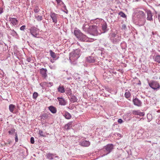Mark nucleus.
<instances>
[{
	"label": "nucleus",
	"mask_w": 160,
	"mask_h": 160,
	"mask_svg": "<svg viewBox=\"0 0 160 160\" xmlns=\"http://www.w3.org/2000/svg\"><path fill=\"white\" fill-rule=\"evenodd\" d=\"M9 21L11 22L13 26L17 25L18 23V20L15 18H9Z\"/></svg>",
	"instance_id": "obj_20"
},
{
	"label": "nucleus",
	"mask_w": 160,
	"mask_h": 160,
	"mask_svg": "<svg viewBox=\"0 0 160 160\" xmlns=\"http://www.w3.org/2000/svg\"><path fill=\"white\" fill-rule=\"evenodd\" d=\"M55 157V158H59L58 156H56Z\"/></svg>",
	"instance_id": "obj_56"
},
{
	"label": "nucleus",
	"mask_w": 160,
	"mask_h": 160,
	"mask_svg": "<svg viewBox=\"0 0 160 160\" xmlns=\"http://www.w3.org/2000/svg\"><path fill=\"white\" fill-rule=\"evenodd\" d=\"M26 27L25 25H23L21 26L20 28V30L21 31H24L25 29V28Z\"/></svg>",
	"instance_id": "obj_44"
},
{
	"label": "nucleus",
	"mask_w": 160,
	"mask_h": 160,
	"mask_svg": "<svg viewBox=\"0 0 160 160\" xmlns=\"http://www.w3.org/2000/svg\"><path fill=\"white\" fill-rule=\"evenodd\" d=\"M145 12L147 14V20L148 21H151L152 20V15L150 10H146L145 11Z\"/></svg>",
	"instance_id": "obj_12"
},
{
	"label": "nucleus",
	"mask_w": 160,
	"mask_h": 160,
	"mask_svg": "<svg viewBox=\"0 0 160 160\" xmlns=\"http://www.w3.org/2000/svg\"><path fill=\"white\" fill-rule=\"evenodd\" d=\"M135 23L139 26L143 25L146 21V15L145 12L142 11H139L137 13Z\"/></svg>",
	"instance_id": "obj_1"
},
{
	"label": "nucleus",
	"mask_w": 160,
	"mask_h": 160,
	"mask_svg": "<svg viewBox=\"0 0 160 160\" xmlns=\"http://www.w3.org/2000/svg\"><path fill=\"white\" fill-rule=\"evenodd\" d=\"M15 108V105L11 104L9 106V109L10 112L13 113H16L13 112Z\"/></svg>",
	"instance_id": "obj_23"
},
{
	"label": "nucleus",
	"mask_w": 160,
	"mask_h": 160,
	"mask_svg": "<svg viewBox=\"0 0 160 160\" xmlns=\"http://www.w3.org/2000/svg\"><path fill=\"white\" fill-rule=\"evenodd\" d=\"M96 60V58L92 56H89L86 58L87 62L89 63L94 62H95Z\"/></svg>",
	"instance_id": "obj_14"
},
{
	"label": "nucleus",
	"mask_w": 160,
	"mask_h": 160,
	"mask_svg": "<svg viewBox=\"0 0 160 160\" xmlns=\"http://www.w3.org/2000/svg\"><path fill=\"white\" fill-rule=\"evenodd\" d=\"M27 60L28 62H30L32 61V59L30 57H27Z\"/></svg>",
	"instance_id": "obj_45"
},
{
	"label": "nucleus",
	"mask_w": 160,
	"mask_h": 160,
	"mask_svg": "<svg viewBox=\"0 0 160 160\" xmlns=\"http://www.w3.org/2000/svg\"><path fill=\"white\" fill-rule=\"evenodd\" d=\"M66 91V93L67 94L70 95L71 94V90L70 88H67L65 90V92Z\"/></svg>",
	"instance_id": "obj_33"
},
{
	"label": "nucleus",
	"mask_w": 160,
	"mask_h": 160,
	"mask_svg": "<svg viewBox=\"0 0 160 160\" xmlns=\"http://www.w3.org/2000/svg\"><path fill=\"white\" fill-rule=\"evenodd\" d=\"M66 13H68V11L66 10V11H65L64 12Z\"/></svg>",
	"instance_id": "obj_55"
},
{
	"label": "nucleus",
	"mask_w": 160,
	"mask_h": 160,
	"mask_svg": "<svg viewBox=\"0 0 160 160\" xmlns=\"http://www.w3.org/2000/svg\"><path fill=\"white\" fill-rule=\"evenodd\" d=\"M46 85L48 87H51L53 85V83L52 82L46 83Z\"/></svg>",
	"instance_id": "obj_42"
},
{
	"label": "nucleus",
	"mask_w": 160,
	"mask_h": 160,
	"mask_svg": "<svg viewBox=\"0 0 160 160\" xmlns=\"http://www.w3.org/2000/svg\"><path fill=\"white\" fill-rule=\"evenodd\" d=\"M33 11L35 13H37L38 12L40 11V9L38 6H36L35 7Z\"/></svg>",
	"instance_id": "obj_37"
},
{
	"label": "nucleus",
	"mask_w": 160,
	"mask_h": 160,
	"mask_svg": "<svg viewBox=\"0 0 160 160\" xmlns=\"http://www.w3.org/2000/svg\"><path fill=\"white\" fill-rule=\"evenodd\" d=\"M38 96V93L36 92H34L33 94L32 98L33 99H36Z\"/></svg>",
	"instance_id": "obj_39"
},
{
	"label": "nucleus",
	"mask_w": 160,
	"mask_h": 160,
	"mask_svg": "<svg viewBox=\"0 0 160 160\" xmlns=\"http://www.w3.org/2000/svg\"><path fill=\"white\" fill-rule=\"evenodd\" d=\"M154 60L157 62L160 63V55H156L154 58Z\"/></svg>",
	"instance_id": "obj_32"
},
{
	"label": "nucleus",
	"mask_w": 160,
	"mask_h": 160,
	"mask_svg": "<svg viewBox=\"0 0 160 160\" xmlns=\"http://www.w3.org/2000/svg\"><path fill=\"white\" fill-rule=\"evenodd\" d=\"M121 46L122 47V49H125L126 47V44L125 42H122L121 44Z\"/></svg>",
	"instance_id": "obj_40"
},
{
	"label": "nucleus",
	"mask_w": 160,
	"mask_h": 160,
	"mask_svg": "<svg viewBox=\"0 0 160 160\" xmlns=\"http://www.w3.org/2000/svg\"><path fill=\"white\" fill-rule=\"evenodd\" d=\"M48 109L52 113H55L57 112L56 108L53 106H50L48 107Z\"/></svg>",
	"instance_id": "obj_24"
},
{
	"label": "nucleus",
	"mask_w": 160,
	"mask_h": 160,
	"mask_svg": "<svg viewBox=\"0 0 160 160\" xmlns=\"http://www.w3.org/2000/svg\"><path fill=\"white\" fill-rule=\"evenodd\" d=\"M62 114L66 119H69L71 118L72 116L71 114L66 111H64Z\"/></svg>",
	"instance_id": "obj_15"
},
{
	"label": "nucleus",
	"mask_w": 160,
	"mask_h": 160,
	"mask_svg": "<svg viewBox=\"0 0 160 160\" xmlns=\"http://www.w3.org/2000/svg\"><path fill=\"white\" fill-rule=\"evenodd\" d=\"M81 52L79 49L73 50L69 55V59L71 61L74 62L80 56Z\"/></svg>",
	"instance_id": "obj_3"
},
{
	"label": "nucleus",
	"mask_w": 160,
	"mask_h": 160,
	"mask_svg": "<svg viewBox=\"0 0 160 160\" xmlns=\"http://www.w3.org/2000/svg\"><path fill=\"white\" fill-rule=\"evenodd\" d=\"M80 144L82 146L88 147L90 145V142L88 141L84 140L80 142Z\"/></svg>",
	"instance_id": "obj_19"
},
{
	"label": "nucleus",
	"mask_w": 160,
	"mask_h": 160,
	"mask_svg": "<svg viewBox=\"0 0 160 160\" xmlns=\"http://www.w3.org/2000/svg\"><path fill=\"white\" fill-rule=\"evenodd\" d=\"M78 100V98L75 96L72 95L71 96L70 99V101L71 102H77Z\"/></svg>",
	"instance_id": "obj_27"
},
{
	"label": "nucleus",
	"mask_w": 160,
	"mask_h": 160,
	"mask_svg": "<svg viewBox=\"0 0 160 160\" xmlns=\"http://www.w3.org/2000/svg\"><path fill=\"white\" fill-rule=\"evenodd\" d=\"M73 123V122H70L65 126V128L66 130H69L71 128L72 125Z\"/></svg>",
	"instance_id": "obj_21"
},
{
	"label": "nucleus",
	"mask_w": 160,
	"mask_h": 160,
	"mask_svg": "<svg viewBox=\"0 0 160 160\" xmlns=\"http://www.w3.org/2000/svg\"><path fill=\"white\" fill-rule=\"evenodd\" d=\"M50 16L53 22L55 24L56 23L58 22V15L54 12H52L50 14Z\"/></svg>",
	"instance_id": "obj_9"
},
{
	"label": "nucleus",
	"mask_w": 160,
	"mask_h": 160,
	"mask_svg": "<svg viewBox=\"0 0 160 160\" xmlns=\"http://www.w3.org/2000/svg\"><path fill=\"white\" fill-rule=\"evenodd\" d=\"M30 142L31 143L33 144L34 143V138L33 137H32L30 139Z\"/></svg>",
	"instance_id": "obj_43"
},
{
	"label": "nucleus",
	"mask_w": 160,
	"mask_h": 160,
	"mask_svg": "<svg viewBox=\"0 0 160 160\" xmlns=\"http://www.w3.org/2000/svg\"><path fill=\"white\" fill-rule=\"evenodd\" d=\"M132 113L134 115H139L141 116L144 115V113L140 112L139 110H134L132 111Z\"/></svg>",
	"instance_id": "obj_17"
},
{
	"label": "nucleus",
	"mask_w": 160,
	"mask_h": 160,
	"mask_svg": "<svg viewBox=\"0 0 160 160\" xmlns=\"http://www.w3.org/2000/svg\"><path fill=\"white\" fill-rule=\"evenodd\" d=\"M118 121L119 123H121L123 121L122 119L119 118L118 120Z\"/></svg>",
	"instance_id": "obj_46"
},
{
	"label": "nucleus",
	"mask_w": 160,
	"mask_h": 160,
	"mask_svg": "<svg viewBox=\"0 0 160 160\" xmlns=\"http://www.w3.org/2000/svg\"><path fill=\"white\" fill-rule=\"evenodd\" d=\"M119 15L121 17L123 18H126V15L125 14L122 12H119Z\"/></svg>",
	"instance_id": "obj_38"
},
{
	"label": "nucleus",
	"mask_w": 160,
	"mask_h": 160,
	"mask_svg": "<svg viewBox=\"0 0 160 160\" xmlns=\"http://www.w3.org/2000/svg\"><path fill=\"white\" fill-rule=\"evenodd\" d=\"M57 99L59 101V104L61 105H66L67 102L64 99L62 98H58Z\"/></svg>",
	"instance_id": "obj_16"
},
{
	"label": "nucleus",
	"mask_w": 160,
	"mask_h": 160,
	"mask_svg": "<svg viewBox=\"0 0 160 160\" xmlns=\"http://www.w3.org/2000/svg\"><path fill=\"white\" fill-rule=\"evenodd\" d=\"M57 1V3L58 4H60V3L62 2L61 0H56Z\"/></svg>",
	"instance_id": "obj_47"
},
{
	"label": "nucleus",
	"mask_w": 160,
	"mask_h": 160,
	"mask_svg": "<svg viewBox=\"0 0 160 160\" xmlns=\"http://www.w3.org/2000/svg\"><path fill=\"white\" fill-rule=\"evenodd\" d=\"M124 95L126 98H128L131 96V93L129 91H128L125 92Z\"/></svg>",
	"instance_id": "obj_34"
},
{
	"label": "nucleus",
	"mask_w": 160,
	"mask_h": 160,
	"mask_svg": "<svg viewBox=\"0 0 160 160\" xmlns=\"http://www.w3.org/2000/svg\"><path fill=\"white\" fill-rule=\"evenodd\" d=\"M3 12V10L2 8H0V14H1Z\"/></svg>",
	"instance_id": "obj_49"
},
{
	"label": "nucleus",
	"mask_w": 160,
	"mask_h": 160,
	"mask_svg": "<svg viewBox=\"0 0 160 160\" xmlns=\"http://www.w3.org/2000/svg\"><path fill=\"white\" fill-rule=\"evenodd\" d=\"M117 135H120V134H119V133H118L117 134Z\"/></svg>",
	"instance_id": "obj_57"
},
{
	"label": "nucleus",
	"mask_w": 160,
	"mask_h": 160,
	"mask_svg": "<svg viewBox=\"0 0 160 160\" xmlns=\"http://www.w3.org/2000/svg\"><path fill=\"white\" fill-rule=\"evenodd\" d=\"M69 78H68V80H69Z\"/></svg>",
	"instance_id": "obj_59"
},
{
	"label": "nucleus",
	"mask_w": 160,
	"mask_h": 160,
	"mask_svg": "<svg viewBox=\"0 0 160 160\" xmlns=\"http://www.w3.org/2000/svg\"><path fill=\"white\" fill-rule=\"evenodd\" d=\"M49 67L51 69H53V67L52 66H50Z\"/></svg>",
	"instance_id": "obj_54"
},
{
	"label": "nucleus",
	"mask_w": 160,
	"mask_h": 160,
	"mask_svg": "<svg viewBox=\"0 0 160 160\" xmlns=\"http://www.w3.org/2000/svg\"><path fill=\"white\" fill-rule=\"evenodd\" d=\"M15 140L16 142H18V134L17 132H15Z\"/></svg>",
	"instance_id": "obj_41"
},
{
	"label": "nucleus",
	"mask_w": 160,
	"mask_h": 160,
	"mask_svg": "<svg viewBox=\"0 0 160 160\" xmlns=\"http://www.w3.org/2000/svg\"><path fill=\"white\" fill-rule=\"evenodd\" d=\"M3 47V44L2 43H0V49Z\"/></svg>",
	"instance_id": "obj_50"
},
{
	"label": "nucleus",
	"mask_w": 160,
	"mask_h": 160,
	"mask_svg": "<svg viewBox=\"0 0 160 160\" xmlns=\"http://www.w3.org/2000/svg\"><path fill=\"white\" fill-rule=\"evenodd\" d=\"M34 17L36 20L38 22H40L42 20V16L38 15L37 14L34 15Z\"/></svg>",
	"instance_id": "obj_22"
},
{
	"label": "nucleus",
	"mask_w": 160,
	"mask_h": 160,
	"mask_svg": "<svg viewBox=\"0 0 160 160\" xmlns=\"http://www.w3.org/2000/svg\"><path fill=\"white\" fill-rule=\"evenodd\" d=\"M51 56L54 59H55L56 58V54L55 52H52L51 50L49 51Z\"/></svg>",
	"instance_id": "obj_30"
},
{
	"label": "nucleus",
	"mask_w": 160,
	"mask_h": 160,
	"mask_svg": "<svg viewBox=\"0 0 160 160\" xmlns=\"http://www.w3.org/2000/svg\"><path fill=\"white\" fill-rule=\"evenodd\" d=\"M132 101L134 104L136 106L140 107L142 105V102L137 98H133Z\"/></svg>",
	"instance_id": "obj_13"
},
{
	"label": "nucleus",
	"mask_w": 160,
	"mask_h": 160,
	"mask_svg": "<svg viewBox=\"0 0 160 160\" xmlns=\"http://www.w3.org/2000/svg\"><path fill=\"white\" fill-rule=\"evenodd\" d=\"M148 84L154 90L157 91L160 89V85L157 81H152L148 82Z\"/></svg>",
	"instance_id": "obj_4"
},
{
	"label": "nucleus",
	"mask_w": 160,
	"mask_h": 160,
	"mask_svg": "<svg viewBox=\"0 0 160 160\" xmlns=\"http://www.w3.org/2000/svg\"><path fill=\"white\" fill-rule=\"evenodd\" d=\"M50 62L52 63H53L54 62V60L51 59L50 60Z\"/></svg>",
	"instance_id": "obj_52"
},
{
	"label": "nucleus",
	"mask_w": 160,
	"mask_h": 160,
	"mask_svg": "<svg viewBox=\"0 0 160 160\" xmlns=\"http://www.w3.org/2000/svg\"><path fill=\"white\" fill-rule=\"evenodd\" d=\"M113 148V145L112 144H108L105 146L103 149L105 150V153L102 156V157L105 156L110 153Z\"/></svg>",
	"instance_id": "obj_6"
},
{
	"label": "nucleus",
	"mask_w": 160,
	"mask_h": 160,
	"mask_svg": "<svg viewBox=\"0 0 160 160\" xmlns=\"http://www.w3.org/2000/svg\"><path fill=\"white\" fill-rule=\"evenodd\" d=\"M16 130L14 128H12L8 131V133L10 135H13L14 133H15Z\"/></svg>",
	"instance_id": "obj_31"
},
{
	"label": "nucleus",
	"mask_w": 160,
	"mask_h": 160,
	"mask_svg": "<svg viewBox=\"0 0 160 160\" xmlns=\"http://www.w3.org/2000/svg\"><path fill=\"white\" fill-rule=\"evenodd\" d=\"M74 33L77 38L81 41L89 42L92 40V38H88L79 30H74Z\"/></svg>",
	"instance_id": "obj_2"
},
{
	"label": "nucleus",
	"mask_w": 160,
	"mask_h": 160,
	"mask_svg": "<svg viewBox=\"0 0 160 160\" xmlns=\"http://www.w3.org/2000/svg\"><path fill=\"white\" fill-rule=\"evenodd\" d=\"M30 32L32 35L35 37L37 38V36L38 35V32L37 28L35 27H32L29 29Z\"/></svg>",
	"instance_id": "obj_7"
},
{
	"label": "nucleus",
	"mask_w": 160,
	"mask_h": 160,
	"mask_svg": "<svg viewBox=\"0 0 160 160\" xmlns=\"http://www.w3.org/2000/svg\"><path fill=\"white\" fill-rule=\"evenodd\" d=\"M108 70L109 71V72L110 73H113L115 74H116L117 73L116 72H115L113 68L112 67L111 68H110Z\"/></svg>",
	"instance_id": "obj_35"
},
{
	"label": "nucleus",
	"mask_w": 160,
	"mask_h": 160,
	"mask_svg": "<svg viewBox=\"0 0 160 160\" xmlns=\"http://www.w3.org/2000/svg\"><path fill=\"white\" fill-rule=\"evenodd\" d=\"M11 34L15 38H17L18 37V35L17 33L14 30H11L10 32Z\"/></svg>",
	"instance_id": "obj_29"
},
{
	"label": "nucleus",
	"mask_w": 160,
	"mask_h": 160,
	"mask_svg": "<svg viewBox=\"0 0 160 160\" xmlns=\"http://www.w3.org/2000/svg\"><path fill=\"white\" fill-rule=\"evenodd\" d=\"M91 26L88 24H84L82 27V29L84 32L88 33L91 31Z\"/></svg>",
	"instance_id": "obj_10"
},
{
	"label": "nucleus",
	"mask_w": 160,
	"mask_h": 160,
	"mask_svg": "<svg viewBox=\"0 0 160 160\" xmlns=\"http://www.w3.org/2000/svg\"><path fill=\"white\" fill-rule=\"evenodd\" d=\"M158 18L159 21L160 22V15H158Z\"/></svg>",
	"instance_id": "obj_51"
},
{
	"label": "nucleus",
	"mask_w": 160,
	"mask_h": 160,
	"mask_svg": "<svg viewBox=\"0 0 160 160\" xmlns=\"http://www.w3.org/2000/svg\"><path fill=\"white\" fill-rule=\"evenodd\" d=\"M40 72L42 76L44 78H46L47 77V73L48 72L47 70L46 69L42 68L40 70Z\"/></svg>",
	"instance_id": "obj_11"
},
{
	"label": "nucleus",
	"mask_w": 160,
	"mask_h": 160,
	"mask_svg": "<svg viewBox=\"0 0 160 160\" xmlns=\"http://www.w3.org/2000/svg\"><path fill=\"white\" fill-rule=\"evenodd\" d=\"M90 32H92L95 35L100 34L102 33L100 31L99 32L98 31V27L95 26H91Z\"/></svg>",
	"instance_id": "obj_8"
},
{
	"label": "nucleus",
	"mask_w": 160,
	"mask_h": 160,
	"mask_svg": "<svg viewBox=\"0 0 160 160\" xmlns=\"http://www.w3.org/2000/svg\"><path fill=\"white\" fill-rule=\"evenodd\" d=\"M149 116H151V115L150 114H148V116H147V117H148V122H150L151 120V119H149L148 118V117Z\"/></svg>",
	"instance_id": "obj_48"
},
{
	"label": "nucleus",
	"mask_w": 160,
	"mask_h": 160,
	"mask_svg": "<svg viewBox=\"0 0 160 160\" xmlns=\"http://www.w3.org/2000/svg\"><path fill=\"white\" fill-rule=\"evenodd\" d=\"M38 134L40 135V136L45 137L46 135L45 134V133L43 132V131L41 130H39V131Z\"/></svg>",
	"instance_id": "obj_36"
},
{
	"label": "nucleus",
	"mask_w": 160,
	"mask_h": 160,
	"mask_svg": "<svg viewBox=\"0 0 160 160\" xmlns=\"http://www.w3.org/2000/svg\"><path fill=\"white\" fill-rule=\"evenodd\" d=\"M54 155L52 153H48L46 154L47 158L49 160H52L53 159Z\"/></svg>",
	"instance_id": "obj_25"
},
{
	"label": "nucleus",
	"mask_w": 160,
	"mask_h": 160,
	"mask_svg": "<svg viewBox=\"0 0 160 160\" xmlns=\"http://www.w3.org/2000/svg\"><path fill=\"white\" fill-rule=\"evenodd\" d=\"M110 39L113 43L117 44L120 41L121 37L112 33L111 34Z\"/></svg>",
	"instance_id": "obj_5"
},
{
	"label": "nucleus",
	"mask_w": 160,
	"mask_h": 160,
	"mask_svg": "<svg viewBox=\"0 0 160 160\" xmlns=\"http://www.w3.org/2000/svg\"><path fill=\"white\" fill-rule=\"evenodd\" d=\"M58 92L60 93H63L65 92V89L63 86L60 85L57 88Z\"/></svg>",
	"instance_id": "obj_18"
},
{
	"label": "nucleus",
	"mask_w": 160,
	"mask_h": 160,
	"mask_svg": "<svg viewBox=\"0 0 160 160\" xmlns=\"http://www.w3.org/2000/svg\"><path fill=\"white\" fill-rule=\"evenodd\" d=\"M122 27L124 28H126V26L125 25H123L122 26Z\"/></svg>",
	"instance_id": "obj_53"
},
{
	"label": "nucleus",
	"mask_w": 160,
	"mask_h": 160,
	"mask_svg": "<svg viewBox=\"0 0 160 160\" xmlns=\"http://www.w3.org/2000/svg\"><path fill=\"white\" fill-rule=\"evenodd\" d=\"M69 78H68V80H69Z\"/></svg>",
	"instance_id": "obj_58"
},
{
	"label": "nucleus",
	"mask_w": 160,
	"mask_h": 160,
	"mask_svg": "<svg viewBox=\"0 0 160 160\" xmlns=\"http://www.w3.org/2000/svg\"><path fill=\"white\" fill-rule=\"evenodd\" d=\"M43 23H44V22H43Z\"/></svg>",
	"instance_id": "obj_60"
},
{
	"label": "nucleus",
	"mask_w": 160,
	"mask_h": 160,
	"mask_svg": "<svg viewBox=\"0 0 160 160\" xmlns=\"http://www.w3.org/2000/svg\"><path fill=\"white\" fill-rule=\"evenodd\" d=\"M49 118L48 115L46 113H43L41 116V119L46 120Z\"/></svg>",
	"instance_id": "obj_26"
},
{
	"label": "nucleus",
	"mask_w": 160,
	"mask_h": 160,
	"mask_svg": "<svg viewBox=\"0 0 160 160\" xmlns=\"http://www.w3.org/2000/svg\"><path fill=\"white\" fill-rule=\"evenodd\" d=\"M102 30L104 31V32L107 31V26L106 22H104L102 24Z\"/></svg>",
	"instance_id": "obj_28"
}]
</instances>
